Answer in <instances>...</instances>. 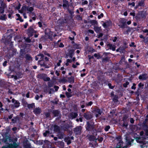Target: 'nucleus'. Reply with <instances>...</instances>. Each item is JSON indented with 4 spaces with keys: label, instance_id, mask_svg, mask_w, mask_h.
Here are the masks:
<instances>
[{
    "label": "nucleus",
    "instance_id": "f8f14e48",
    "mask_svg": "<svg viewBox=\"0 0 148 148\" xmlns=\"http://www.w3.org/2000/svg\"><path fill=\"white\" fill-rule=\"evenodd\" d=\"M63 3L62 5V6L64 9H66L69 8V4L68 1L66 0H62Z\"/></svg>",
    "mask_w": 148,
    "mask_h": 148
},
{
    "label": "nucleus",
    "instance_id": "4be33fe9",
    "mask_svg": "<svg viewBox=\"0 0 148 148\" xmlns=\"http://www.w3.org/2000/svg\"><path fill=\"white\" fill-rule=\"evenodd\" d=\"M68 82L71 84L74 83L75 82L74 78L73 76H71L68 78Z\"/></svg>",
    "mask_w": 148,
    "mask_h": 148
},
{
    "label": "nucleus",
    "instance_id": "c9c22d12",
    "mask_svg": "<svg viewBox=\"0 0 148 148\" xmlns=\"http://www.w3.org/2000/svg\"><path fill=\"white\" fill-rule=\"evenodd\" d=\"M123 143L122 141H120L117 144L118 148H122L123 147Z\"/></svg>",
    "mask_w": 148,
    "mask_h": 148
},
{
    "label": "nucleus",
    "instance_id": "f704fd0d",
    "mask_svg": "<svg viewBox=\"0 0 148 148\" xmlns=\"http://www.w3.org/2000/svg\"><path fill=\"white\" fill-rule=\"evenodd\" d=\"M128 118V116L127 114H125L122 118V121L123 122L125 121H127V119Z\"/></svg>",
    "mask_w": 148,
    "mask_h": 148
},
{
    "label": "nucleus",
    "instance_id": "e433bc0d",
    "mask_svg": "<svg viewBox=\"0 0 148 148\" xmlns=\"http://www.w3.org/2000/svg\"><path fill=\"white\" fill-rule=\"evenodd\" d=\"M27 107L29 109H30L33 108L35 107V103H32L31 104H28Z\"/></svg>",
    "mask_w": 148,
    "mask_h": 148
},
{
    "label": "nucleus",
    "instance_id": "a878e982",
    "mask_svg": "<svg viewBox=\"0 0 148 148\" xmlns=\"http://www.w3.org/2000/svg\"><path fill=\"white\" fill-rule=\"evenodd\" d=\"M27 6L26 5L23 6L21 9L19 11V12L21 14L23 13L24 11L27 10Z\"/></svg>",
    "mask_w": 148,
    "mask_h": 148
},
{
    "label": "nucleus",
    "instance_id": "473e14b6",
    "mask_svg": "<svg viewBox=\"0 0 148 148\" xmlns=\"http://www.w3.org/2000/svg\"><path fill=\"white\" fill-rule=\"evenodd\" d=\"M21 102L22 105L24 106H26L28 104L27 101L24 98H23L22 99Z\"/></svg>",
    "mask_w": 148,
    "mask_h": 148
},
{
    "label": "nucleus",
    "instance_id": "6ab92c4d",
    "mask_svg": "<svg viewBox=\"0 0 148 148\" xmlns=\"http://www.w3.org/2000/svg\"><path fill=\"white\" fill-rule=\"evenodd\" d=\"M43 60H41L38 61L40 63V65L41 66L44 67L45 68H49V66L46 64L44 62H43Z\"/></svg>",
    "mask_w": 148,
    "mask_h": 148
},
{
    "label": "nucleus",
    "instance_id": "7ed1b4c3",
    "mask_svg": "<svg viewBox=\"0 0 148 148\" xmlns=\"http://www.w3.org/2000/svg\"><path fill=\"white\" fill-rule=\"evenodd\" d=\"M45 33L48 36V38L50 40H52L53 32L51 31L49 29H47L45 30Z\"/></svg>",
    "mask_w": 148,
    "mask_h": 148
},
{
    "label": "nucleus",
    "instance_id": "37998d69",
    "mask_svg": "<svg viewBox=\"0 0 148 148\" xmlns=\"http://www.w3.org/2000/svg\"><path fill=\"white\" fill-rule=\"evenodd\" d=\"M72 92H68L66 91L65 92V95L68 98H69L71 97L73 95L71 94Z\"/></svg>",
    "mask_w": 148,
    "mask_h": 148
},
{
    "label": "nucleus",
    "instance_id": "e2e57ef3",
    "mask_svg": "<svg viewBox=\"0 0 148 148\" xmlns=\"http://www.w3.org/2000/svg\"><path fill=\"white\" fill-rule=\"evenodd\" d=\"M58 144L62 147H64V143L62 141H60L58 143Z\"/></svg>",
    "mask_w": 148,
    "mask_h": 148
},
{
    "label": "nucleus",
    "instance_id": "bb28decb",
    "mask_svg": "<svg viewBox=\"0 0 148 148\" xmlns=\"http://www.w3.org/2000/svg\"><path fill=\"white\" fill-rule=\"evenodd\" d=\"M94 30L97 33H99L101 31V27L95 26L94 27Z\"/></svg>",
    "mask_w": 148,
    "mask_h": 148
},
{
    "label": "nucleus",
    "instance_id": "13d9d810",
    "mask_svg": "<svg viewBox=\"0 0 148 148\" xmlns=\"http://www.w3.org/2000/svg\"><path fill=\"white\" fill-rule=\"evenodd\" d=\"M93 104V102L92 101H90L88 103H86V106H91Z\"/></svg>",
    "mask_w": 148,
    "mask_h": 148
},
{
    "label": "nucleus",
    "instance_id": "cd10ccee",
    "mask_svg": "<svg viewBox=\"0 0 148 148\" xmlns=\"http://www.w3.org/2000/svg\"><path fill=\"white\" fill-rule=\"evenodd\" d=\"M94 135H90L88 137V139L90 141H94L95 140H96V139H95V136H94Z\"/></svg>",
    "mask_w": 148,
    "mask_h": 148
},
{
    "label": "nucleus",
    "instance_id": "79ce46f5",
    "mask_svg": "<svg viewBox=\"0 0 148 148\" xmlns=\"http://www.w3.org/2000/svg\"><path fill=\"white\" fill-rule=\"evenodd\" d=\"M48 86L49 88H51L54 85V83L53 82L51 81L48 82L47 83Z\"/></svg>",
    "mask_w": 148,
    "mask_h": 148
},
{
    "label": "nucleus",
    "instance_id": "09e8293b",
    "mask_svg": "<svg viewBox=\"0 0 148 148\" xmlns=\"http://www.w3.org/2000/svg\"><path fill=\"white\" fill-rule=\"evenodd\" d=\"M42 53L44 55L51 57V54L48 53L47 51L44 50L42 51Z\"/></svg>",
    "mask_w": 148,
    "mask_h": 148
},
{
    "label": "nucleus",
    "instance_id": "774afa93",
    "mask_svg": "<svg viewBox=\"0 0 148 148\" xmlns=\"http://www.w3.org/2000/svg\"><path fill=\"white\" fill-rule=\"evenodd\" d=\"M136 84L135 83H133V84L132 86L131 87V89H132L135 90L136 88Z\"/></svg>",
    "mask_w": 148,
    "mask_h": 148
},
{
    "label": "nucleus",
    "instance_id": "864d4df0",
    "mask_svg": "<svg viewBox=\"0 0 148 148\" xmlns=\"http://www.w3.org/2000/svg\"><path fill=\"white\" fill-rule=\"evenodd\" d=\"M128 125L127 121H125V122H123V123L122 125V127H127L128 126Z\"/></svg>",
    "mask_w": 148,
    "mask_h": 148
},
{
    "label": "nucleus",
    "instance_id": "a18cd8bd",
    "mask_svg": "<svg viewBox=\"0 0 148 148\" xmlns=\"http://www.w3.org/2000/svg\"><path fill=\"white\" fill-rule=\"evenodd\" d=\"M27 10L30 12H32L34 10V8L32 7H29L27 6Z\"/></svg>",
    "mask_w": 148,
    "mask_h": 148
},
{
    "label": "nucleus",
    "instance_id": "c756f323",
    "mask_svg": "<svg viewBox=\"0 0 148 148\" xmlns=\"http://www.w3.org/2000/svg\"><path fill=\"white\" fill-rule=\"evenodd\" d=\"M25 58L27 60L30 61L32 60V58L31 57V55L29 54H26L25 55Z\"/></svg>",
    "mask_w": 148,
    "mask_h": 148
},
{
    "label": "nucleus",
    "instance_id": "393cba45",
    "mask_svg": "<svg viewBox=\"0 0 148 148\" xmlns=\"http://www.w3.org/2000/svg\"><path fill=\"white\" fill-rule=\"evenodd\" d=\"M25 54V49H21L20 55L21 58H23Z\"/></svg>",
    "mask_w": 148,
    "mask_h": 148
},
{
    "label": "nucleus",
    "instance_id": "de8ad7c7",
    "mask_svg": "<svg viewBox=\"0 0 148 148\" xmlns=\"http://www.w3.org/2000/svg\"><path fill=\"white\" fill-rule=\"evenodd\" d=\"M0 7L5 9L6 7V5L4 3L3 1H1V7Z\"/></svg>",
    "mask_w": 148,
    "mask_h": 148
},
{
    "label": "nucleus",
    "instance_id": "ddd939ff",
    "mask_svg": "<svg viewBox=\"0 0 148 148\" xmlns=\"http://www.w3.org/2000/svg\"><path fill=\"white\" fill-rule=\"evenodd\" d=\"M147 74L146 73L142 74L139 75L138 79L143 81L147 79Z\"/></svg>",
    "mask_w": 148,
    "mask_h": 148
},
{
    "label": "nucleus",
    "instance_id": "f257e3e1",
    "mask_svg": "<svg viewBox=\"0 0 148 148\" xmlns=\"http://www.w3.org/2000/svg\"><path fill=\"white\" fill-rule=\"evenodd\" d=\"M85 127L87 131L91 132L92 135H97V130L95 128L94 123L90 121H87Z\"/></svg>",
    "mask_w": 148,
    "mask_h": 148
},
{
    "label": "nucleus",
    "instance_id": "423d86ee",
    "mask_svg": "<svg viewBox=\"0 0 148 148\" xmlns=\"http://www.w3.org/2000/svg\"><path fill=\"white\" fill-rule=\"evenodd\" d=\"M83 117L87 120H90L93 116L91 112L90 111H86L84 113Z\"/></svg>",
    "mask_w": 148,
    "mask_h": 148
},
{
    "label": "nucleus",
    "instance_id": "dca6fc26",
    "mask_svg": "<svg viewBox=\"0 0 148 148\" xmlns=\"http://www.w3.org/2000/svg\"><path fill=\"white\" fill-rule=\"evenodd\" d=\"M138 13L142 18L144 19L146 18L147 15L146 12L143 11L139 12Z\"/></svg>",
    "mask_w": 148,
    "mask_h": 148
},
{
    "label": "nucleus",
    "instance_id": "9b49d317",
    "mask_svg": "<svg viewBox=\"0 0 148 148\" xmlns=\"http://www.w3.org/2000/svg\"><path fill=\"white\" fill-rule=\"evenodd\" d=\"M94 111L96 113L95 116L97 118L99 116V115H101L103 112L102 110L98 108H95Z\"/></svg>",
    "mask_w": 148,
    "mask_h": 148
},
{
    "label": "nucleus",
    "instance_id": "58836bf2",
    "mask_svg": "<svg viewBox=\"0 0 148 148\" xmlns=\"http://www.w3.org/2000/svg\"><path fill=\"white\" fill-rule=\"evenodd\" d=\"M64 135L63 133L60 132L58 135V137L59 138L62 139L63 138Z\"/></svg>",
    "mask_w": 148,
    "mask_h": 148
},
{
    "label": "nucleus",
    "instance_id": "20e7f679",
    "mask_svg": "<svg viewBox=\"0 0 148 148\" xmlns=\"http://www.w3.org/2000/svg\"><path fill=\"white\" fill-rule=\"evenodd\" d=\"M33 26H30L27 30V34L29 37L32 36L34 33H36V31L33 29Z\"/></svg>",
    "mask_w": 148,
    "mask_h": 148
},
{
    "label": "nucleus",
    "instance_id": "3c124183",
    "mask_svg": "<svg viewBox=\"0 0 148 148\" xmlns=\"http://www.w3.org/2000/svg\"><path fill=\"white\" fill-rule=\"evenodd\" d=\"M136 140L137 142L138 143H143V141L141 140L140 138V137H138L136 138Z\"/></svg>",
    "mask_w": 148,
    "mask_h": 148
},
{
    "label": "nucleus",
    "instance_id": "4c0bfd02",
    "mask_svg": "<svg viewBox=\"0 0 148 148\" xmlns=\"http://www.w3.org/2000/svg\"><path fill=\"white\" fill-rule=\"evenodd\" d=\"M7 17L6 15V14H3V16H0V20L5 21Z\"/></svg>",
    "mask_w": 148,
    "mask_h": 148
},
{
    "label": "nucleus",
    "instance_id": "4d7b16f0",
    "mask_svg": "<svg viewBox=\"0 0 148 148\" xmlns=\"http://www.w3.org/2000/svg\"><path fill=\"white\" fill-rule=\"evenodd\" d=\"M109 58L108 57H106L105 58H102V60L103 62H107L109 60Z\"/></svg>",
    "mask_w": 148,
    "mask_h": 148
},
{
    "label": "nucleus",
    "instance_id": "c85d7f7f",
    "mask_svg": "<svg viewBox=\"0 0 148 148\" xmlns=\"http://www.w3.org/2000/svg\"><path fill=\"white\" fill-rule=\"evenodd\" d=\"M113 69L114 70H117L119 69V65L118 63H115L113 67Z\"/></svg>",
    "mask_w": 148,
    "mask_h": 148
},
{
    "label": "nucleus",
    "instance_id": "c03bdc74",
    "mask_svg": "<svg viewBox=\"0 0 148 148\" xmlns=\"http://www.w3.org/2000/svg\"><path fill=\"white\" fill-rule=\"evenodd\" d=\"M45 76H46V75L43 73L39 74L38 75V76L40 79H42L43 80L44 79Z\"/></svg>",
    "mask_w": 148,
    "mask_h": 148
},
{
    "label": "nucleus",
    "instance_id": "a19ab883",
    "mask_svg": "<svg viewBox=\"0 0 148 148\" xmlns=\"http://www.w3.org/2000/svg\"><path fill=\"white\" fill-rule=\"evenodd\" d=\"M142 126L144 131L148 129V125L147 124H142Z\"/></svg>",
    "mask_w": 148,
    "mask_h": 148
},
{
    "label": "nucleus",
    "instance_id": "aec40b11",
    "mask_svg": "<svg viewBox=\"0 0 148 148\" xmlns=\"http://www.w3.org/2000/svg\"><path fill=\"white\" fill-rule=\"evenodd\" d=\"M107 47H109V49H112L113 51H114L116 49V46L110 43H108L107 45Z\"/></svg>",
    "mask_w": 148,
    "mask_h": 148
},
{
    "label": "nucleus",
    "instance_id": "603ef678",
    "mask_svg": "<svg viewBox=\"0 0 148 148\" xmlns=\"http://www.w3.org/2000/svg\"><path fill=\"white\" fill-rule=\"evenodd\" d=\"M141 93L138 92L137 93V92H135V94L136 95V99L137 100H139V96L141 94Z\"/></svg>",
    "mask_w": 148,
    "mask_h": 148
},
{
    "label": "nucleus",
    "instance_id": "ea45409f",
    "mask_svg": "<svg viewBox=\"0 0 148 148\" xmlns=\"http://www.w3.org/2000/svg\"><path fill=\"white\" fill-rule=\"evenodd\" d=\"M144 2L143 0H141L139 2L138 4V6H144Z\"/></svg>",
    "mask_w": 148,
    "mask_h": 148
},
{
    "label": "nucleus",
    "instance_id": "2f4dec72",
    "mask_svg": "<svg viewBox=\"0 0 148 148\" xmlns=\"http://www.w3.org/2000/svg\"><path fill=\"white\" fill-rule=\"evenodd\" d=\"M118 97L117 95H115L112 98V101L114 102H117L118 101Z\"/></svg>",
    "mask_w": 148,
    "mask_h": 148
},
{
    "label": "nucleus",
    "instance_id": "7c9ffc66",
    "mask_svg": "<svg viewBox=\"0 0 148 148\" xmlns=\"http://www.w3.org/2000/svg\"><path fill=\"white\" fill-rule=\"evenodd\" d=\"M16 15L18 17V18L16 19V20L19 21L21 22H23V20L22 19L19 14H16Z\"/></svg>",
    "mask_w": 148,
    "mask_h": 148
},
{
    "label": "nucleus",
    "instance_id": "a211bd4d",
    "mask_svg": "<svg viewBox=\"0 0 148 148\" xmlns=\"http://www.w3.org/2000/svg\"><path fill=\"white\" fill-rule=\"evenodd\" d=\"M51 128H54V131L55 132H58L60 131V128L59 127L56 125H54L52 126Z\"/></svg>",
    "mask_w": 148,
    "mask_h": 148
},
{
    "label": "nucleus",
    "instance_id": "b1692460",
    "mask_svg": "<svg viewBox=\"0 0 148 148\" xmlns=\"http://www.w3.org/2000/svg\"><path fill=\"white\" fill-rule=\"evenodd\" d=\"M74 7H73V9H70L69 8H67V10L68 12L71 15L72 17H73L74 16L73 15V14L74 13Z\"/></svg>",
    "mask_w": 148,
    "mask_h": 148
},
{
    "label": "nucleus",
    "instance_id": "8fccbe9b",
    "mask_svg": "<svg viewBox=\"0 0 148 148\" xmlns=\"http://www.w3.org/2000/svg\"><path fill=\"white\" fill-rule=\"evenodd\" d=\"M90 23L92 25H97L98 22L97 21L95 20H92L90 21Z\"/></svg>",
    "mask_w": 148,
    "mask_h": 148
},
{
    "label": "nucleus",
    "instance_id": "6e6d98bb",
    "mask_svg": "<svg viewBox=\"0 0 148 148\" xmlns=\"http://www.w3.org/2000/svg\"><path fill=\"white\" fill-rule=\"evenodd\" d=\"M76 19L78 20L81 21L82 20V18L80 16V15H78L76 16Z\"/></svg>",
    "mask_w": 148,
    "mask_h": 148
},
{
    "label": "nucleus",
    "instance_id": "5fc2aeb1",
    "mask_svg": "<svg viewBox=\"0 0 148 148\" xmlns=\"http://www.w3.org/2000/svg\"><path fill=\"white\" fill-rule=\"evenodd\" d=\"M8 12L9 13V14L8 15V17L9 18H10L11 17V15H12L13 13V11H10V10H8Z\"/></svg>",
    "mask_w": 148,
    "mask_h": 148
},
{
    "label": "nucleus",
    "instance_id": "69168bd1",
    "mask_svg": "<svg viewBox=\"0 0 148 148\" xmlns=\"http://www.w3.org/2000/svg\"><path fill=\"white\" fill-rule=\"evenodd\" d=\"M110 128V126L109 125L106 126L105 127L104 130L106 132L108 131Z\"/></svg>",
    "mask_w": 148,
    "mask_h": 148
},
{
    "label": "nucleus",
    "instance_id": "72a5a7b5",
    "mask_svg": "<svg viewBox=\"0 0 148 148\" xmlns=\"http://www.w3.org/2000/svg\"><path fill=\"white\" fill-rule=\"evenodd\" d=\"M18 119L19 117L18 116H17L15 117H14L13 119H12L11 120L13 123H16L17 120Z\"/></svg>",
    "mask_w": 148,
    "mask_h": 148
},
{
    "label": "nucleus",
    "instance_id": "9d476101",
    "mask_svg": "<svg viewBox=\"0 0 148 148\" xmlns=\"http://www.w3.org/2000/svg\"><path fill=\"white\" fill-rule=\"evenodd\" d=\"M12 103H14L13 106L14 107L18 108L19 107L20 103L18 101L15 100L14 98L12 99Z\"/></svg>",
    "mask_w": 148,
    "mask_h": 148
},
{
    "label": "nucleus",
    "instance_id": "0e129e2a",
    "mask_svg": "<svg viewBox=\"0 0 148 148\" xmlns=\"http://www.w3.org/2000/svg\"><path fill=\"white\" fill-rule=\"evenodd\" d=\"M108 86L109 88L111 89H113L114 87V86H112L111 84L110 83L108 84Z\"/></svg>",
    "mask_w": 148,
    "mask_h": 148
},
{
    "label": "nucleus",
    "instance_id": "2eb2a0df",
    "mask_svg": "<svg viewBox=\"0 0 148 148\" xmlns=\"http://www.w3.org/2000/svg\"><path fill=\"white\" fill-rule=\"evenodd\" d=\"M25 2L29 5L34 6L36 1L35 0H25Z\"/></svg>",
    "mask_w": 148,
    "mask_h": 148
},
{
    "label": "nucleus",
    "instance_id": "338daca9",
    "mask_svg": "<svg viewBox=\"0 0 148 148\" xmlns=\"http://www.w3.org/2000/svg\"><path fill=\"white\" fill-rule=\"evenodd\" d=\"M5 9L0 7V13H3L4 12Z\"/></svg>",
    "mask_w": 148,
    "mask_h": 148
},
{
    "label": "nucleus",
    "instance_id": "bf43d9fd",
    "mask_svg": "<svg viewBox=\"0 0 148 148\" xmlns=\"http://www.w3.org/2000/svg\"><path fill=\"white\" fill-rule=\"evenodd\" d=\"M129 83L128 81H126L125 83L123 84V86L124 87L126 88L127 87V85H129Z\"/></svg>",
    "mask_w": 148,
    "mask_h": 148
},
{
    "label": "nucleus",
    "instance_id": "0eeeda50",
    "mask_svg": "<svg viewBox=\"0 0 148 148\" xmlns=\"http://www.w3.org/2000/svg\"><path fill=\"white\" fill-rule=\"evenodd\" d=\"M144 86V84L142 82L139 83L138 85L137 89L136 92H137V93L138 92L141 93L142 91L143 90Z\"/></svg>",
    "mask_w": 148,
    "mask_h": 148
},
{
    "label": "nucleus",
    "instance_id": "680f3d73",
    "mask_svg": "<svg viewBox=\"0 0 148 148\" xmlns=\"http://www.w3.org/2000/svg\"><path fill=\"white\" fill-rule=\"evenodd\" d=\"M45 116L46 118L49 117L50 116V114L49 112H46L45 113Z\"/></svg>",
    "mask_w": 148,
    "mask_h": 148
},
{
    "label": "nucleus",
    "instance_id": "052dcab7",
    "mask_svg": "<svg viewBox=\"0 0 148 148\" xmlns=\"http://www.w3.org/2000/svg\"><path fill=\"white\" fill-rule=\"evenodd\" d=\"M43 80L44 81H49L50 80V78L49 77H46V76H45L44 79Z\"/></svg>",
    "mask_w": 148,
    "mask_h": 148
},
{
    "label": "nucleus",
    "instance_id": "49530a36",
    "mask_svg": "<svg viewBox=\"0 0 148 148\" xmlns=\"http://www.w3.org/2000/svg\"><path fill=\"white\" fill-rule=\"evenodd\" d=\"M135 18L136 19L137 21H140V19L141 17L139 15V14L138 13L137 15H136L135 16Z\"/></svg>",
    "mask_w": 148,
    "mask_h": 148
},
{
    "label": "nucleus",
    "instance_id": "5701e85b",
    "mask_svg": "<svg viewBox=\"0 0 148 148\" xmlns=\"http://www.w3.org/2000/svg\"><path fill=\"white\" fill-rule=\"evenodd\" d=\"M8 134V133L7 132H6L5 133V136L3 138V140L4 142V143H6L7 142L8 139L10 138L9 136H8L7 135Z\"/></svg>",
    "mask_w": 148,
    "mask_h": 148
},
{
    "label": "nucleus",
    "instance_id": "f3484780",
    "mask_svg": "<svg viewBox=\"0 0 148 148\" xmlns=\"http://www.w3.org/2000/svg\"><path fill=\"white\" fill-rule=\"evenodd\" d=\"M41 110L39 107L35 108L33 111L34 113L36 115L39 114L41 112Z\"/></svg>",
    "mask_w": 148,
    "mask_h": 148
},
{
    "label": "nucleus",
    "instance_id": "39448f33",
    "mask_svg": "<svg viewBox=\"0 0 148 148\" xmlns=\"http://www.w3.org/2000/svg\"><path fill=\"white\" fill-rule=\"evenodd\" d=\"M82 127L81 126L76 127L73 130L74 133L76 135H80L82 133Z\"/></svg>",
    "mask_w": 148,
    "mask_h": 148
},
{
    "label": "nucleus",
    "instance_id": "1a4fd4ad",
    "mask_svg": "<svg viewBox=\"0 0 148 148\" xmlns=\"http://www.w3.org/2000/svg\"><path fill=\"white\" fill-rule=\"evenodd\" d=\"M112 24V22L111 21L106 20L105 22L102 24V26L105 29L108 28L110 26H111Z\"/></svg>",
    "mask_w": 148,
    "mask_h": 148
},
{
    "label": "nucleus",
    "instance_id": "412c9836",
    "mask_svg": "<svg viewBox=\"0 0 148 148\" xmlns=\"http://www.w3.org/2000/svg\"><path fill=\"white\" fill-rule=\"evenodd\" d=\"M70 115L71 119H73L76 118L78 114L77 112H73L70 114Z\"/></svg>",
    "mask_w": 148,
    "mask_h": 148
},
{
    "label": "nucleus",
    "instance_id": "f03ea898",
    "mask_svg": "<svg viewBox=\"0 0 148 148\" xmlns=\"http://www.w3.org/2000/svg\"><path fill=\"white\" fill-rule=\"evenodd\" d=\"M120 24L119 25V27L123 29L127 27L126 24V20L125 18H121L119 21Z\"/></svg>",
    "mask_w": 148,
    "mask_h": 148
},
{
    "label": "nucleus",
    "instance_id": "4468645a",
    "mask_svg": "<svg viewBox=\"0 0 148 148\" xmlns=\"http://www.w3.org/2000/svg\"><path fill=\"white\" fill-rule=\"evenodd\" d=\"M52 113L55 117H58L60 115H61L60 111L58 110H53L52 111Z\"/></svg>",
    "mask_w": 148,
    "mask_h": 148
},
{
    "label": "nucleus",
    "instance_id": "6e6552de",
    "mask_svg": "<svg viewBox=\"0 0 148 148\" xmlns=\"http://www.w3.org/2000/svg\"><path fill=\"white\" fill-rule=\"evenodd\" d=\"M74 50L73 49H71L69 50L67 53L66 55L65 58H68L69 56L70 58H72L74 54Z\"/></svg>",
    "mask_w": 148,
    "mask_h": 148
}]
</instances>
